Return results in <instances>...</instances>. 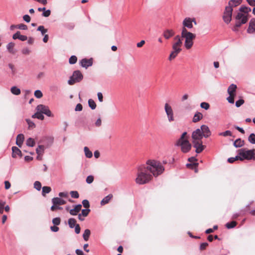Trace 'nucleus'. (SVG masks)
I'll return each mask as SVG.
<instances>
[{
  "mask_svg": "<svg viewBox=\"0 0 255 255\" xmlns=\"http://www.w3.org/2000/svg\"><path fill=\"white\" fill-rule=\"evenodd\" d=\"M22 53L23 54L28 55L30 53V50L27 48H24L22 50Z\"/></svg>",
  "mask_w": 255,
  "mask_h": 255,
  "instance_id": "nucleus-63",
  "label": "nucleus"
},
{
  "mask_svg": "<svg viewBox=\"0 0 255 255\" xmlns=\"http://www.w3.org/2000/svg\"><path fill=\"white\" fill-rule=\"evenodd\" d=\"M247 32L249 33H255V18H252L250 20Z\"/></svg>",
  "mask_w": 255,
  "mask_h": 255,
  "instance_id": "nucleus-17",
  "label": "nucleus"
},
{
  "mask_svg": "<svg viewBox=\"0 0 255 255\" xmlns=\"http://www.w3.org/2000/svg\"><path fill=\"white\" fill-rule=\"evenodd\" d=\"M200 106L202 108L207 110L209 109L210 105L208 103L202 102L201 103Z\"/></svg>",
  "mask_w": 255,
  "mask_h": 255,
  "instance_id": "nucleus-44",
  "label": "nucleus"
},
{
  "mask_svg": "<svg viewBox=\"0 0 255 255\" xmlns=\"http://www.w3.org/2000/svg\"><path fill=\"white\" fill-rule=\"evenodd\" d=\"M83 78L82 73L79 70L74 71L72 75L68 80V84L70 85H74L75 83L80 82Z\"/></svg>",
  "mask_w": 255,
  "mask_h": 255,
  "instance_id": "nucleus-8",
  "label": "nucleus"
},
{
  "mask_svg": "<svg viewBox=\"0 0 255 255\" xmlns=\"http://www.w3.org/2000/svg\"><path fill=\"white\" fill-rule=\"evenodd\" d=\"M44 117L42 115V113H41L40 112L37 111V119L41 120H44Z\"/></svg>",
  "mask_w": 255,
  "mask_h": 255,
  "instance_id": "nucleus-53",
  "label": "nucleus"
},
{
  "mask_svg": "<svg viewBox=\"0 0 255 255\" xmlns=\"http://www.w3.org/2000/svg\"><path fill=\"white\" fill-rule=\"evenodd\" d=\"M12 156L13 158L17 157V156H21V151L18 149V147L16 146H13L12 147Z\"/></svg>",
  "mask_w": 255,
  "mask_h": 255,
  "instance_id": "nucleus-20",
  "label": "nucleus"
},
{
  "mask_svg": "<svg viewBox=\"0 0 255 255\" xmlns=\"http://www.w3.org/2000/svg\"><path fill=\"white\" fill-rule=\"evenodd\" d=\"M37 30L41 31L42 35H44L47 32V29H45L44 27L42 25L39 26L37 28Z\"/></svg>",
  "mask_w": 255,
  "mask_h": 255,
  "instance_id": "nucleus-42",
  "label": "nucleus"
},
{
  "mask_svg": "<svg viewBox=\"0 0 255 255\" xmlns=\"http://www.w3.org/2000/svg\"><path fill=\"white\" fill-rule=\"evenodd\" d=\"M26 121L28 125L29 129L34 128L35 127V125L34 124V123L31 121L30 120L26 119Z\"/></svg>",
  "mask_w": 255,
  "mask_h": 255,
  "instance_id": "nucleus-38",
  "label": "nucleus"
},
{
  "mask_svg": "<svg viewBox=\"0 0 255 255\" xmlns=\"http://www.w3.org/2000/svg\"><path fill=\"white\" fill-rule=\"evenodd\" d=\"M24 140V135L22 134H19L16 137V143L19 146L21 147Z\"/></svg>",
  "mask_w": 255,
  "mask_h": 255,
  "instance_id": "nucleus-22",
  "label": "nucleus"
},
{
  "mask_svg": "<svg viewBox=\"0 0 255 255\" xmlns=\"http://www.w3.org/2000/svg\"><path fill=\"white\" fill-rule=\"evenodd\" d=\"M27 145L31 147H33L35 145V141L34 139L30 137L28 138L26 140Z\"/></svg>",
  "mask_w": 255,
  "mask_h": 255,
  "instance_id": "nucleus-35",
  "label": "nucleus"
},
{
  "mask_svg": "<svg viewBox=\"0 0 255 255\" xmlns=\"http://www.w3.org/2000/svg\"><path fill=\"white\" fill-rule=\"evenodd\" d=\"M244 144V141L242 140L241 138L236 139L234 143V145L236 147H240L243 146Z\"/></svg>",
  "mask_w": 255,
  "mask_h": 255,
  "instance_id": "nucleus-27",
  "label": "nucleus"
},
{
  "mask_svg": "<svg viewBox=\"0 0 255 255\" xmlns=\"http://www.w3.org/2000/svg\"><path fill=\"white\" fill-rule=\"evenodd\" d=\"M245 101L243 99H240L236 101V106L237 107H240L241 105H242L244 103Z\"/></svg>",
  "mask_w": 255,
  "mask_h": 255,
  "instance_id": "nucleus-52",
  "label": "nucleus"
},
{
  "mask_svg": "<svg viewBox=\"0 0 255 255\" xmlns=\"http://www.w3.org/2000/svg\"><path fill=\"white\" fill-rule=\"evenodd\" d=\"M5 202L2 200H0V214H2L3 213L4 207L5 205Z\"/></svg>",
  "mask_w": 255,
  "mask_h": 255,
  "instance_id": "nucleus-41",
  "label": "nucleus"
},
{
  "mask_svg": "<svg viewBox=\"0 0 255 255\" xmlns=\"http://www.w3.org/2000/svg\"><path fill=\"white\" fill-rule=\"evenodd\" d=\"M17 28L20 29L26 30L27 29V26L24 24H20L17 25Z\"/></svg>",
  "mask_w": 255,
  "mask_h": 255,
  "instance_id": "nucleus-55",
  "label": "nucleus"
},
{
  "mask_svg": "<svg viewBox=\"0 0 255 255\" xmlns=\"http://www.w3.org/2000/svg\"><path fill=\"white\" fill-rule=\"evenodd\" d=\"M34 96L37 98H41L43 94L40 90H36L34 92Z\"/></svg>",
  "mask_w": 255,
  "mask_h": 255,
  "instance_id": "nucleus-47",
  "label": "nucleus"
},
{
  "mask_svg": "<svg viewBox=\"0 0 255 255\" xmlns=\"http://www.w3.org/2000/svg\"><path fill=\"white\" fill-rule=\"evenodd\" d=\"M180 37L185 39L184 46L187 49H190L193 46L194 40L196 38V35L188 31L187 28H182Z\"/></svg>",
  "mask_w": 255,
  "mask_h": 255,
  "instance_id": "nucleus-6",
  "label": "nucleus"
},
{
  "mask_svg": "<svg viewBox=\"0 0 255 255\" xmlns=\"http://www.w3.org/2000/svg\"><path fill=\"white\" fill-rule=\"evenodd\" d=\"M14 43L13 42H10L7 45V49L8 52L11 54H15L16 50L14 49Z\"/></svg>",
  "mask_w": 255,
  "mask_h": 255,
  "instance_id": "nucleus-24",
  "label": "nucleus"
},
{
  "mask_svg": "<svg viewBox=\"0 0 255 255\" xmlns=\"http://www.w3.org/2000/svg\"><path fill=\"white\" fill-rule=\"evenodd\" d=\"M77 61V58L76 56L73 55L69 59V62L71 64H74Z\"/></svg>",
  "mask_w": 255,
  "mask_h": 255,
  "instance_id": "nucleus-37",
  "label": "nucleus"
},
{
  "mask_svg": "<svg viewBox=\"0 0 255 255\" xmlns=\"http://www.w3.org/2000/svg\"><path fill=\"white\" fill-rule=\"evenodd\" d=\"M183 27L182 28H192L193 27V24L192 23V18L190 17L185 18L182 22Z\"/></svg>",
  "mask_w": 255,
  "mask_h": 255,
  "instance_id": "nucleus-16",
  "label": "nucleus"
},
{
  "mask_svg": "<svg viewBox=\"0 0 255 255\" xmlns=\"http://www.w3.org/2000/svg\"><path fill=\"white\" fill-rule=\"evenodd\" d=\"M10 91L13 94L15 95H19L20 94V90L15 86L12 87Z\"/></svg>",
  "mask_w": 255,
  "mask_h": 255,
  "instance_id": "nucleus-29",
  "label": "nucleus"
},
{
  "mask_svg": "<svg viewBox=\"0 0 255 255\" xmlns=\"http://www.w3.org/2000/svg\"><path fill=\"white\" fill-rule=\"evenodd\" d=\"M51 191V188L49 186H44L42 188V195L45 196V194L49 193Z\"/></svg>",
  "mask_w": 255,
  "mask_h": 255,
  "instance_id": "nucleus-34",
  "label": "nucleus"
},
{
  "mask_svg": "<svg viewBox=\"0 0 255 255\" xmlns=\"http://www.w3.org/2000/svg\"><path fill=\"white\" fill-rule=\"evenodd\" d=\"M113 196L112 194H109L101 201V205H104L106 204H108L110 202V201L113 198Z\"/></svg>",
  "mask_w": 255,
  "mask_h": 255,
  "instance_id": "nucleus-23",
  "label": "nucleus"
},
{
  "mask_svg": "<svg viewBox=\"0 0 255 255\" xmlns=\"http://www.w3.org/2000/svg\"><path fill=\"white\" fill-rule=\"evenodd\" d=\"M175 145L180 146L183 153L188 152L191 149L192 145L188 140L187 132H184L181 137L177 140Z\"/></svg>",
  "mask_w": 255,
  "mask_h": 255,
  "instance_id": "nucleus-5",
  "label": "nucleus"
},
{
  "mask_svg": "<svg viewBox=\"0 0 255 255\" xmlns=\"http://www.w3.org/2000/svg\"><path fill=\"white\" fill-rule=\"evenodd\" d=\"M85 154L87 158H91L93 156L92 152L89 150V148L85 146L84 148Z\"/></svg>",
  "mask_w": 255,
  "mask_h": 255,
  "instance_id": "nucleus-30",
  "label": "nucleus"
},
{
  "mask_svg": "<svg viewBox=\"0 0 255 255\" xmlns=\"http://www.w3.org/2000/svg\"><path fill=\"white\" fill-rule=\"evenodd\" d=\"M88 104L89 107L92 109L94 110L96 108V104L94 100L92 99H89L88 101Z\"/></svg>",
  "mask_w": 255,
  "mask_h": 255,
  "instance_id": "nucleus-36",
  "label": "nucleus"
},
{
  "mask_svg": "<svg viewBox=\"0 0 255 255\" xmlns=\"http://www.w3.org/2000/svg\"><path fill=\"white\" fill-rule=\"evenodd\" d=\"M82 204H83V206L87 209H88L90 207L89 202L87 200L85 199V200H83Z\"/></svg>",
  "mask_w": 255,
  "mask_h": 255,
  "instance_id": "nucleus-50",
  "label": "nucleus"
},
{
  "mask_svg": "<svg viewBox=\"0 0 255 255\" xmlns=\"http://www.w3.org/2000/svg\"><path fill=\"white\" fill-rule=\"evenodd\" d=\"M203 136L199 128L196 129L192 132V143L193 146L196 148V152L197 153H201L205 148V146L202 144V138Z\"/></svg>",
  "mask_w": 255,
  "mask_h": 255,
  "instance_id": "nucleus-3",
  "label": "nucleus"
},
{
  "mask_svg": "<svg viewBox=\"0 0 255 255\" xmlns=\"http://www.w3.org/2000/svg\"><path fill=\"white\" fill-rule=\"evenodd\" d=\"M23 20L27 22H29L30 21V17L27 14L24 15L23 16Z\"/></svg>",
  "mask_w": 255,
  "mask_h": 255,
  "instance_id": "nucleus-58",
  "label": "nucleus"
},
{
  "mask_svg": "<svg viewBox=\"0 0 255 255\" xmlns=\"http://www.w3.org/2000/svg\"><path fill=\"white\" fill-rule=\"evenodd\" d=\"M36 110L37 111L40 112L42 114H45L48 117L52 116L51 112L47 106L43 105H39L37 106Z\"/></svg>",
  "mask_w": 255,
  "mask_h": 255,
  "instance_id": "nucleus-11",
  "label": "nucleus"
},
{
  "mask_svg": "<svg viewBox=\"0 0 255 255\" xmlns=\"http://www.w3.org/2000/svg\"><path fill=\"white\" fill-rule=\"evenodd\" d=\"M76 220L74 218H70L68 220V224L71 228H74L76 226Z\"/></svg>",
  "mask_w": 255,
  "mask_h": 255,
  "instance_id": "nucleus-33",
  "label": "nucleus"
},
{
  "mask_svg": "<svg viewBox=\"0 0 255 255\" xmlns=\"http://www.w3.org/2000/svg\"><path fill=\"white\" fill-rule=\"evenodd\" d=\"M98 99L100 102H102L103 101V94L101 92L98 93L97 94Z\"/></svg>",
  "mask_w": 255,
  "mask_h": 255,
  "instance_id": "nucleus-59",
  "label": "nucleus"
},
{
  "mask_svg": "<svg viewBox=\"0 0 255 255\" xmlns=\"http://www.w3.org/2000/svg\"><path fill=\"white\" fill-rule=\"evenodd\" d=\"M71 196L74 198H78L79 197V193L76 191H72L70 192Z\"/></svg>",
  "mask_w": 255,
  "mask_h": 255,
  "instance_id": "nucleus-45",
  "label": "nucleus"
},
{
  "mask_svg": "<svg viewBox=\"0 0 255 255\" xmlns=\"http://www.w3.org/2000/svg\"><path fill=\"white\" fill-rule=\"evenodd\" d=\"M242 1V0H231L228 2L227 7H230L233 10V8L239 5Z\"/></svg>",
  "mask_w": 255,
  "mask_h": 255,
  "instance_id": "nucleus-18",
  "label": "nucleus"
},
{
  "mask_svg": "<svg viewBox=\"0 0 255 255\" xmlns=\"http://www.w3.org/2000/svg\"><path fill=\"white\" fill-rule=\"evenodd\" d=\"M175 35V32L173 29H167L163 32V36L166 39H169Z\"/></svg>",
  "mask_w": 255,
  "mask_h": 255,
  "instance_id": "nucleus-15",
  "label": "nucleus"
},
{
  "mask_svg": "<svg viewBox=\"0 0 255 255\" xmlns=\"http://www.w3.org/2000/svg\"><path fill=\"white\" fill-rule=\"evenodd\" d=\"M80 64H81V66H82L83 67L87 68L88 67L92 65L93 59H92V58H90L89 59H86V58H84L81 60Z\"/></svg>",
  "mask_w": 255,
  "mask_h": 255,
  "instance_id": "nucleus-14",
  "label": "nucleus"
},
{
  "mask_svg": "<svg viewBox=\"0 0 255 255\" xmlns=\"http://www.w3.org/2000/svg\"><path fill=\"white\" fill-rule=\"evenodd\" d=\"M219 135L223 136H232V133L230 130H226L225 132L219 133Z\"/></svg>",
  "mask_w": 255,
  "mask_h": 255,
  "instance_id": "nucleus-39",
  "label": "nucleus"
},
{
  "mask_svg": "<svg viewBox=\"0 0 255 255\" xmlns=\"http://www.w3.org/2000/svg\"><path fill=\"white\" fill-rule=\"evenodd\" d=\"M198 165V163H188L186 164L187 167L188 168H192V169L195 168V172H197V167Z\"/></svg>",
  "mask_w": 255,
  "mask_h": 255,
  "instance_id": "nucleus-31",
  "label": "nucleus"
},
{
  "mask_svg": "<svg viewBox=\"0 0 255 255\" xmlns=\"http://www.w3.org/2000/svg\"><path fill=\"white\" fill-rule=\"evenodd\" d=\"M237 225V223L236 221H232L230 222H228L226 224V227L228 229L233 228L236 226Z\"/></svg>",
  "mask_w": 255,
  "mask_h": 255,
  "instance_id": "nucleus-32",
  "label": "nucleus"
},
{
  "mask_svg": "<svg viewBox=\"0 0 255 255\" xmlns=\"http://www.w3.org/2000/svg\"><path fill=\"white\" fill-rule=\"evenodd\" d=\"M165 111L169 122H172L174 120L173 117V112L171 107L167 103L165 104Z\"/></svg>",
  "mask_w": 255,
  "mask_h": 255,
  "instance_id": "nucleus-12",
  "label": "nucleus"
},
{
  "mask_svg": "<svg viewBox=\"0 0 255 255\" xmlns=\"http://www.w3.org/2000/svg\"><path fill=\"white\" fill-rule=\"evenodd\" d=\"M202 134L205 137H208L211 134V132L209 127L206 125H202L200 129Z\"/></svg>",
  "mask_w": 255,
  "mask_h": 255,
  "instance_id": "nucleus-13",
  "label": "nucleus"
},
{
  "mask_svg": "<svg viewBox=\"0 0 255 255\" xmlns=\"http://www.w3.org/2000/svg\"><path fill=\"white\" fill-rule=\"evenodd\" d=\"M91 235V231L89 229H86L83 235V237L85 241H88L90 236Z\"/></svg>",
  "mask_w": 255,
  "mask_h": 255,
  "instance_id": "nucleus-28",
  "label": "nucleus"
},
{
  "mask_svg": "<svg viewBox=\"0 0 255 255\" xmlns=\"http://www.w3.org/2000/svg\"><path fill=\"white\" fill-rule=\"evenodd\" d=\"M237 89L236 85L232 84L228 88V93L229 96L227 98V101L231 104L234 103V98L236 96V92Z\"/></svg>",
  "mask_w": 255,
  "mask_h": 255,
  "instance_id": "nucleus-9",
  "label": "nucleus"
},
{
  "mask_svg": "<svg viewBox=\"0 0 255 255\" xmlns=\"http://www.w3.org/2000/svg\"><path fill=\"white\" fill-rule=\"evenodd\" d=\"M240 12L238 13L235 17L236 20V24L233 28V30L237 31L238 28L242 24L246 23L249 18V12L251 11V8L247 6H241L240 8Z\"/></svg>",
  "mask_w": 255,
  "mask_h": 255,
  "instance_id": "nucleus-2",
  "label": "nucleus"
},
{
  "mask_svg": "<svg viewBox=\"0 0 255 255\" xmlns=\"http://www.w3.org/2000/svg\"><path fill=\"white\" fill-rule=\"evenodd\" d=\"M238 154L241 156V161L245 159L251 160L254 159V153L252 150H247L245 148H241L238 150Z\"/></svg>",
  "mask_w": 255,
  "mask_h": 255,
  "instance_id": "nucleus-7",
  "label": "nucleus"
},
{
  "mask_svg": "<svg viewBox=\"0 0 255 255\" xmlns=\"http://www.w3.org/2000/svg\"><path fill=\"white\" fill-rule=\"evenodd\" d=\"M90 212V210L89 209H83L82 210L81 214L83 215V217H87L88 215Z\"/></svg>",
  "mask_w": 255,
  "mask_h": 255,
  "instance_id": "nucleus-49",
  "label": "nucleus"
},
{
  "mask_svg": "<svg viewBox=\"0 0 255 255\" xmlns=\"http://www.w3.org/2000/svg\"><path fill=\"white\" fill-rule=\"evenodd\" d=\"M34 188L38 191L40 190L41 188V184L39 181H35L34 184Z\"/></svg>",
  "mask_w": 255,
  "mask_h": 255,
  "instance_id": "nucleus-46",
  "label": "nucleus"
},
{
  "mask_svg": "<svg viewBox=\"0 0 255 255\" xmlns=\"http://www.w3.org/2000/svg\"><path fill=\"white\" fill-rule=\"evenodd\" d=\"M233 9L230 7L226 6L225 11L223 13V19L224 21L229 24L232 20Z\"/></svg>",
  "mask_w": 255,
  "mask_h": 255,
  "instance_id": "nucleus-10",
  "label": "nucleus"
},
{
  "mask_svg": "<svg viewBox=\"0 0 255 255\" xmlns=\"http://www.w3.org/2000/svg\"><path fill=\"white\" fill-rule=\"evenodd\" d=\"M164 170L163 166L159 161L148 160L145 165H141L137 167L135 182L138 185L145 184L152 180L153 176L156 177Z\"/></svg>",
  "mask_w": 255,
  "mask_h": 255,
  "instance_id": "nucleus-1",
  "label": "nucleus"
},
{
  "mask_svg": "<svg viewBox=\"0 0 255 255\" xmlns=\"http://www.w3.org/2000/svg\"><path fill=\"white\" fill-rule=\"evenodd\" d=\"M50 229L52 232H56L59 231V228L56 226H53L50 227Z\"/></svg>",
  "mask_w": 255,
  "mask_h": 255,
  "instance_id": "nucleus-60",
  "label": "nucleus"
},
{
  "mask_svg": "<svg viewBox=\"0 0 255 255\" xmlns=\"http://www.w3.org/2000/svg\"><path fill=\"white\" fill-rule=\"evenodd\" d=\"M82 205L79 204L75 206L74 209L70 210V214L72 215H76L81 210Z\"/></svg>",
  "mask_w": 255,
  "mask_h": 255,
  "instance_id": "nucleus-21",
  "label": "nucleus"
},
{
  "mask_svg": "<svg viewBox=\"0 0 255 255\" xmlns=\"http://www.w3.org/2000/svg\"><path fill=\"white\" fill-rule=\"evenodd\" d=\"M248 3L251 6H255V0H247Z\"/></svg>",
  "mask_w": 255,
  "mask_h": 255,
  "instance_id": "nucleus-64",
  "label": "nucleus"
},
{
  "mask_svg": "<svg viewBox=\"0 0 255 255\" xmlns=\"http://www.w3.org/2000/svg\"><path fill=\"white\" fill-rule=\"evenodd\" d=\"M60 222H61V220H60V218L59 217L54 218L52 220L53 224L56 226L59 225L60 224Z\"/></svg>",
  "mask_w": 255,
  "mask_h": 255,
  "instance_id": "nucleus-43",
  "label": "nucleus"
},
{
  "mask_svg": "<svg viewBox=\"0 0 255 255\" xmlns=\"http://www.w3.org/2000/svg\"><path fill=\"white\" fill-rule=\"evenodd\" d=\"M52 202L53 204H55L56 205H62L66 204L65 201L58 197H55L53 198L52 200Z\"/></svg>",
  "mask_w": 255,
  "mask_h": 255,
  "instance_id": "nucleus-19",
  "label": "nucleus"
},
{
  "mask_svg": "<svg viewBox=\"0 0 255 255\" xmlns=\"http://www.w3.org/2000/svg\"><path fill=\"white\" fill-rule=\"evenodd\" d=\"M83 109V106L81 104H78L75 109V111H81Z\"/></svg>",
  "mask_w": 255,
  "mask_h": 255,
  "instance_id": "nucleus-54",
  "label": "nucleus"
},
{
  "mask_svg": "<svg viewBox=\"0 0 255 255\" xmlns=\"http://www.w3.org/2000/svg\"><path fill=\"white\" fill-rule=\"evenodd\" d=\"M81 228L79 224H76L75 228V232L77 234L80 233Z\"/></svg>",
  "mask_w": 255,
  "mask_h": 255,
  "instance_id": "nucleus-57",
  "label": "nucleus"
},
{
  "mask_svg": "<svg viewBox=\"0 0 255 255\" xmlns=\"http://www.w3.org/2000/svg\"><path fill=\"white\" fill-rule=\"evenodd\" d=\"M44 151V146L43 145H39L36 149V153L38 154L37 159H39V156L42 155Z\"/></svg>",
  "mask_w": 255,
  "mask_h": 255,
  "instance_id": "nucleus-25",
  "label": "nucleus"
},
{
  "mask_svg": "<svg viewBox=\"0 0 255 255\" xmlns=\"http://www.w3.org/2000/svg\"><path fill=\"white\" fill-rule=\"evenodd\" d=\"M208 246V244L207 243H203L201 244L200 246V250L201 251H203L206 249V248Z\"/></svg>",
  "mask_w": 255,
  "mask_h": 255,
  "instance_id": "nucleus-51",
  "label": "nucleus"
},
{
  "mask_svg": "<svg viewBox=\"0 0 255 255\" xmlns=\"http://www.w3.org/2000/svg\"><path fill=\"white\" fill-rule=\"evenodd\" d=\"M203 118V115L201 113L198 112L196 113L193 118V122L196 123L201 120Z\"/></svg>",
  "mask_w": 255,
  "mask_h": 255,
  "instance_id": "nucleus-26",
  "label": "nucleus"
},
{
  "mask_svg": "<svg viewBox=\"0 0 255 255\" xmlns=\"http://www.w3.org/2000/svg\"><path fill=\"white\" fill-rule=\"evenodd\" d=\"M20 34V31H17L15 34L13 35L12 38L14 39H19V35Z\"/></svg>",
  "mask_w": 255,
  "mask_h": 255,
  "instance_id": "nucleus-61",
  "label": "nucleus"
},
{
  "mask_svg": "<svg viewBox=\"0 0 255 255\" xmlns=\"http://www.w3.org/2000/svg\"><path fill=\"white\" fill-rule=\"evenodd\" d=\"M249 141L252 144H255V134L251 133L249 136Z\"/></svg>",
  "mask_w": 255,
  "mask_h": 255,
  "instance_id": "nucleus-40",
  "label": "nucleus"
},
{
  "mask_svg": "<svg viewBox=\"0 0 255 255\" xmlns=\"http://www.w3.org/2000/svg\"><path fill=\"white\" fill-rule=\"evenodd\" d=\"M94 179V178L93 176L89 175L86 178V182L88 184H91L93 182Z\"/></svg>",
  "mask_w": 255,
  "mask_h": 255,
  "instance_id": "nucleus-48",
  "label": "nucleus"
},
{
  "mask_svg": "<svg viewBox=\"0 0 255 255\" xmlns=\"http://www.w3.org/2000/svg\"><path fill=\"white\" fill-rule=\"evenodd\" d=\"M51 14V11L50 10H45L43 13L42 15L44 17H48Z\"/></svg>",
  "mask_w": 255,
  "mask_h": 255,
  "instance_id": "nucleus-56",
  "label": "nucleus"
},
{
  "mask_svg": "<svg viewBox=\"0 0 255 255\" xmlns=\"http://www.w3.org/2000/svg\"><path fill=\"white\" fill-rule=\"evenodd\" d=\"M4 185H5V189H8L10 188L11 184L10 182L8 181H4Z\"/></svg>",
  "mask_w": 255,
  "mask_h": 255,
  "instance_id": "nucleus-62",
  "label": "nucleus"
},
{
  "mask_svg": "<svg viewBox=\"0 0 255 255\" xmlns=\"http://www.w3.org/2000/svg\"><path fill=\"white\" fill-rule=\"evenodd\" d=\"M182 41L181 37L179 35H176L173 38L172 44V50L168 57V60L169 61H172L174 59L178 54L182 51Z\"/></svg>",
  "mask_w": 255,
  "mask_h": 255,
  "instance_id": "nucleus-4",
  "label": "nucleus"
}]
</instances>
